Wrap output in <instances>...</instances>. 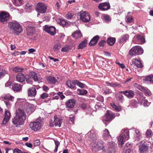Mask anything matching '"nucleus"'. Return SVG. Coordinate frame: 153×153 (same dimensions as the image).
I'll use <instances>...</instances> for the list:
<instances>
[{"label":"nucleus","instance_id":"nucleus-24","mask_svg":"<svg viewBox=\"0 0 153 153\" xmlns=\"http://www.w3.org/2000/svg\"><path fill=\"white\" fill-rule=\"evenodd\" d=\"M27 34L28 35H32L34 32L35 29L33 25H28L26 27Z\"/></svg>","mask_w":153,"mask_h":153},{"label":"nucleus","instance_id":"nucleus-23","mask_svg":"<svg viewBox=\"0 0 153 153\" xmlns=\"http://www.w3.org/2000/svg\"><path fill=\"white\" fill-rule=\"evenodd\" d=\"M28 95L32 97H34L36 94V88L33 87L30 88L28 91Z\"/></svg>","mask_w":153,"mask_h":153},{"label":"nucleus","instance_id":"nucleus-4","mask_svg":"<svg viewBox=\"0 0 153 153\" xmlns=\"http://www.w3.org/2000/svg\"><path fill=\"white\" fill-rule=\"evenodd\" d=\"M143 52L142 48L139 46H136L133 47L129 51V54L131 56L139 55L143 53Z\"/></svg>","mask_w":153,"mask_h":153},{"label":"nucleus","instance_id":"nucleus-63","mask_svg":"<svg viewBox=\"0 0 153 153\" xmlns=\"http://www.w3.org/2000/svg\"><path fill=\"white\" fill-rule=\"evenodd\" d=\"M119 61L118 60H116V63L118 65L122 68H123L125 67V65L123 64H121L118 62Z\"/></svg>","mask_w":153,"mask_h":153},{"label":"nucleus","instance_id":"nucleus-35","mask_svg":"<svg viewBox=\"0 0 153 153\" xmlns=\"http://www.w3.org/2000/svg\"><path fill=\"white\" fill-rule=\"evenodd\" d=\"M110 105L114 109V110L116 111H121L122 109V108L121 106L117 105L114 103H111Z\"/></svg>","mask_w":153,"mask_h":153},{"label":"nucleus","instance_id":"nucleus-11","mask_svg":"<svg viewBox=\"0 0 153 153\" xmlns=\"http://www.w3.org/2000/svg\"><path fill=\"white\" fill-rule=\"evenodd\" d=\"M25 120L23 118L18 117L15 115L14 118L13 119L12 123L16 126L17 127L19 126L23 125Z\"/></svg>","mask_w":153,"mask_h":153},{"label":"nucleus","instance_id":"nucleus-46","mask_svg":"<svg viewBox=\"0 0 153 153\" xmlns=\"http://www.w3.org/2000/svg\"><path fill=\"white\" fill-rule=\"evenodd\" d=\"M7 73V72L4 69H2L1 71H0V79L3 77Z\"/></svg>","mask_w":153,"mask_h":153},{"label":"nucleus","instance_id":"nucleus-33","mask_svg":"<svg viewBox=\"0 0 153 153\" xmlns=\"http://www.w3.org/2000/svg\"><path fill=\"white\" fill-rule=\"evenodd\" d=\"M73 37L76 39L81 38L82 37V35L80 31L77 30L75 31L72 34Z\"/></svg>","mask_w":153,"mask_h":153},{"label":"nucleus","instance_id":"nucleus-47","mask_svg":"<svg viewBox=\"0 0 153 153\" xmlns=\"http://www.w3.org/2000/svg\"><path fill=\"white\" fill-rule=\"evenodd\" d=\"M104 91L103 93L105 95L109 94L112 93L111 90L108 87H106L104 88Z\"/></svg>","mask_w":153,"mask_h":153},{"label":"nucleus","instance_id":"nucleus-51","mask_svg":"<svg viewBox=\"0 0 153 153\" xmlns=\"http://www.w3.org/2000/svg\"><path fill=\"white\" fill-rule=\"evenodd\" d=\"M73 16L74 14L73 13L69 12L66 15V17L67 19H72Z\"/></svg>","mask_w":153,"mask_h":153},{"label":"nucleus","instance_id":"nucleus-54","mask_svg":"<svg viewBox=\"0 0 153 153\" xmlns=\"http://www.w3.org/2000/svg\"><path fill=\"white\" fill-rule=\"evenodd\" d=\"M79 106L83 109H85L87 107V105L85 102H82L79 105Z\"/></svg>","mask_w":153,"mask_h":153},{"label":"nucleus","instance_id":"nucleus-38","mask_svg":"<svg viewBox=\"0 0 153 153\" xmlns=\"http://www.w3.org/2000/svg\"><path fill=\"white\" fill-rule=\"evenodd\" d=\"M129 36L128 34H126L122 36L120 39L119 42L120 43L126 41L129 38Z\"/></svg>","mask_w":153,"mask_h":153},{"label":"nucleus","instance_id":"nucleus-59","mask_svg":"<svg viewBox=\"0 0 153 153\" xmlns=\"http://www.w3.org/2000/svg\"><path fill=\"white\" fill-rule=\"evenodd\" d=\"M97 100L102 102H103L104 100L103 97L102 96L100 95L97 98Z\"/></svg>","mask_w":153,"mask_h":153},{"label":"nucleus","instance_id":"nucleus-37","mask_svg":"<svg viewBox=\"0 0 153 153\" xmlns=\"http://www.w3.org/2000/svg\"><path fill=\"white\" fill-rule=\"evenodd\" d=\"M30 75L31 76L34 81H37L38 78L37 76V74L34 71L30 72Z\"/></svg>","mask_w":153,"mask_h":153},{"label":"nucleus","instance_id":"nucleus-58","mask_svg":"<svg viewBox=\"0 0 153 153\" xmlns=\"http://www.w3.org/2000/svg\"><path fill=\"white\" fill-rule=\"evenodd\" d=\"M106 42V41L104 40H102L99 42V45L100 47H103L104 46V44Z\"/></svg>","mask_w":153,"mask_h":153},{"label":"nucleus","instance_id":"nucleus-57","mask_svg":"<svg viewBox=\"0 0 153 153\" xmlns=\"http://www.w3.org/2000/svg\"><path fill=\"white\" fill-rule=\"evenodd\" d=\"M13 153H23V152L21 150L18 148H16L13 150Z\"/></svg>","mask_w":153,"mask_h":153},{"label":"nucleus","instance_id":"nucleus-20","mask_svg":"<svg viewBox=\"0 0 153 153\" xmlns=\"http://www.w3.org/2000/svg\"><path fill=\"white\" fill-rule=\"evenodd\" d=\"M54 119L53 122L54 123L55 126L60 127L62 123V120L58 117L56 115L54 116Z\"/></svg>","mask_w":153,"mask_h":153},{"label":"nucleus","instance_id":"nucleus-49","mask_svg":"<svg viewBox=\"0 0 153 153\" xmlns=\"http://www.w3.org/2000/svg\"><path fill=\"white\" fill-rule=\"evenodd\" d=\"M106 84L109 85L110 86L112 87H116L119 86V84H117V83H114L113 82L109 83L108 82H106Z\"/></svg>","mask_w":153,"mask_h":153},{"label":"nucleus","instance_id":"nucleus-9","mask_svg":"<svg viewBox=\"0 0 153 153\" xmlns=\"http://www.w3.org/2000/svg\"><path fill=\"white\" fill-rule=\"evenodd\" d=\"M10 15L7 12H1L0 13V22L5 23L10 19Z\"/></svg>","mask_w":153,"mask_h":153},{"label":"nucleus","instance_id":"nucleus-13","mask_svg":"<svg viewBox=\"0 0 153 153\" xmlns=\"http://www.w3.org/2000/svg\"><path fill=\"white\" fill-rule=\"evenodd\" d=\"M134 85L138 89L141 91H144L145 95L146 96H149L150 94V90L147 88L144 87L142 85H140L137 83H134Z\"/></svg>","mask_w":153,"mask_h":153},{"label":"nucleus","instance_id":"nucleus-7","mask_svg":"<svg viewBox=\"0 0 153 153\" xmlns=\"http://www.w3.org/2000/svg\"><path fill=\"white\" fill-rule=\"evenodd\" d=\"M80 19L85 22H88L90 20V15L86 11H81L79 13Z\"/></svg>","mask_w":153,"mask_h":153},{"label":"nucleus","instance_id":"nucleus-15","mask_svg":"<svg viewBox=\"0 0 153 153\" xmlns=\"http://www.w3.org/2000/svg\"><path fill=\"white\" fill-rule=\"evenodd\" d=\"M98 8L102 11H105L109 10L110 8V5L109 3L104 2L99 4Z\"/></svg>","mask_w":153,"mask_h":153},{"label":"nucleus","instance_id":"nucleus-5","mask_svg":"<svg viewBox=\"0 0 153 153\" xmlns=\"http://www.w3.org/2000/svg\"><path fill=\"white\" fill-rule=\"evenodd\" d=\"M42 121L40 119H38L34 122H30L29 126L31 129L34 131H37L41 128Z\"/></svg>","mask_w":153,"mask_h":153},{"label":"nucleus","instance_id":"nucleus-22","mask_svg":"<svg viewBox=\"0 0 153 153\" xmlns=\"http://www.w3.org/2000/svg\"><path fill=\"white\" fill-rule=\"evenodd\" d=\"M4 117L3 120V123L6 124L9 120L11 116V113L9 111H5V112Z\"/></svg>","mask_w":153,"mask_h":153},{"label":"nucleus","instance_id":"nucleus-25","mask_svg":"<svg viewBox=\"0 0 153 153\" xmlns=\"http://www.w3.org/2000/svg\"><path fill=\"white\" fill-rule=\"evenodd\" d=\"M138 44H142L145 42V39L143 35L137 34L136 35Z\"/></svg>","mask_w":153,"mask_h":153},{"label":"nucleus","instance_id":"nucleus-41","mask_svg":"<svg viewBox=\"0 0 153 153\" xmlns=\"http://www.w3.org/2000/svg\"><path fill=\"white\" fill-rule=\"evenodd\" d=\"M153 135V132L150 129H148L146 132L145 135L146 137H152Z\"/></svg>","mask_w":153,"mask_h":153},{"label":"nucleus","instance_id":"nucleus-29","mask_svg":"<svg viewBox=\"0 0 153 153\" xmlns=\"http://www.w3.org/2000/svg\"><path fill=\"white\" fill-rule=\"evenodd\" d=\"M57 22L59 25L62 26L63 27H67L69 25V23L66 21L64 19H60L57 20Z\"/></svg>","mask_w":153,"mask_h":153},{"label":"nucleus","instance_id":"nucleus-62","mask_svg":"<svg viewBox=\"0 0 153 153\" xmlns=\"http://www.w3.org/2000/svg\"><path fill=\"white\" fill-rule=\"evenodd\" d=\"M58 95L60 97V98L62 100L63 99L65 98V96L62 94V92H59L57 93Z\"/></svg>","mask_w":153,"mask_h":153},{"label":"nucleus","instance_id":"nucleus-3","mask_svg":"<svg viewBox=\"0 0 153 153\" xmlns=\"http://www.w3.org/2000/svg\"><path fill=\"white\" fill-rule=\"evenodd\" d=\"M122 133L118 137L119 146L121 147L125 140H128L129 138V131L127 129H124L122 131Z\"/></svg>","mask_w":153,"mask_h":153},{"label":"nucleus","instance_id":"nucleus-48","mask_svg":"<svg viewBox=\"0 0 153 153\" xmlns=\"http://www.w3.org/2000/svg\"><path fill=\"white\" fill-rule=\"evenodd\" d=\"M137 100L138 103L142 104L145 100V97L143 95H140Z\"/></svg>","mask_w":153,"mask_h":153},{"label":"nucleus","instance_id":"nucleus-61","mask_svg":"<svg viewBox=\"0 0 153 153\" xmlns=\"http://www.w3.org/2000/svg\"><path fill=\"white\" fill-rule=\"evenodd\" d=\"M11 85L12 86V82L10 81H8L5 84V86L6 87H9L10 88Z\"/></svg>","mask_w":153,"mask_h":153},{"label":"nucleus","instance_id":"nucleus-36","mask_svg":"<svg viewBox=\"0 0 153 153\" xmlns=\"http://www.w3.org/2000/svg\"><path fill=\"white\" fill-rule=\"evenodd\" d=\"M115 38L113 37H110L107 40V42L108 44L110 46L113 45L115 43Z\"/></svg>","mask_w":153,"mask_h":153},{"label":"nucleus","instance_id":"nucleus-31","mask_svg":"<svg viewBox=\"0 0 153 153\" xmlns=\"http://www.w3.org/2000/svg\"><path fill=\"white\" fill-rule=\"evenodd\" d=\"M119 91L118 93H116L115 94V97L118 98L119 101L121 102H123L124 101V97L123 95L121 94L122 93H120Z\"/></svg>","mask_w":153,"mask_h":153},{"label":"nucleus","instance_id":"nucleus-40","mask_svg":"<svg viewBox=\"0 0 153 153\" xmlns=\"http://www.w3.org/2000/svg\"><path fill=\"white\" fill-rule=\"evenodd\" d=\"M12 1L15 6H19L22 5L23 0H12Z\"/></svg>","mask_w":153,"mask_h":153},{"label":"nucleus","instance_id":"nucleus-2","mask_svg":"<svg viewBox=\"0 0 153 153\" xmlns=\"http://www.w3.org/2000/svg\"><path fill=\"white\" fill-rule=\"evenodd\" d=\"M8 26L10 31L17 35L20 34L23 30L22 25L16 22H9Z\"/></svg>","mask_w":153,"mask_h":153},{"label":"nucleus","instance_id":"nucleus-16","mask_svg":"<svg viewBox=\"0 0 153 153\" xmlns=\"http://www.w3.org/2000/svg\"><path fill=\"white\" fill-rule=\"evenodd\" d=\"M120 93H122L128 99H131L133 98L135 95L134 91L131 90L120 91Z\"/></svg>","mask_w":153,"mask_h":153},{"label":"nucleus","instance_id":"nucleus-52","mask_svg":"<svg viewBox=\"0 0 153 153\" xmlns=\"http://www.w3.org/2000/svg\"><path fill=\"white\" fill-rule=\"evenodd\" d=\"M55 144V149L54 150V152H57L59 146V143L58 140H54Z\"/></svg>","mask_w":153,"mask_h":153},{"label":"nucleus","instance_id":"nucleus-45","mask_svg":"<svg viewBox=\"0 0 153 153\" xmlns=\"http://www.w3.org/2000/svg\"><path fill=\"white\" fill-rule=\"evenodd\" d=\"M62 45L59 43H56L54 45L53 49L55 51L59 50L61 47Z\"/></svg>","mask_w":153,"mask_h":153},{"label":"nucleus","instance_id":"nucleus-30","mask_svg":"<svg viewBox=\"0 0 153 153\" xmlns=\"http://www.w3.org/2000/svg\"><path fill=\"white\" fill-rule=\"evenodd\" d=\"M143 80L148 84H153V75L146 76Z\"/></svg>","mask_w":153,"mask_h":153},{"label":"nucleus","instance_id":"nucleus-32","mask_svg":"<svg viewBox=\"0 0 153 153\" xmlns=\"http://www.w3.org/2000/svg\"><path fill=\"white\" fill-rule=\"evenodd\" d=\"M46 79L50 83L54 84L58 82L57 79L55 77L52 76H47Z\"/></svg>","mask_w":153,"mask_h":153},{"label":"nucleus","instance_id":"nucleus-18","mask_svg":"<svg viewBox=\"0 0 153 153\" xmlns=\"http://www.w3.org/2000/svg\"><path fill=\"white\" fill-rule=\"evenodd\" d=\"M132 62L138 68H141L143 67L142 63L139 59H138L136 58L133 59L132 60Z\"/></svg>","mask_w":153,"mask_h":153},{"label":"nucleus","instance_id":"nucleus-64","mask_svg":"<svg viewBox=\"0 0 153 153\" xmlns=\"http://www.w3.org/2000/svg\"><path fill=\"white\" fill-rule=\"evenodd\" d=\"M34 143L35 146H38L40 144V142L39 140H34Z\"/></svg>","mask_w":153,"mask_h":153},{"label":"nucleus","instance_id":"nucleus-10","mask_svg":"<svg viewBox=\"0 0 153 153\" xmlns=\"http://www.w3.org/2000/svg\"><path fill=\"white\" fill-rule=\"evenodd\" d=\"M47 9V7L44 4L39 2L36 6V10L37 12L41 13H45Z\"/></svg>","mask_w":153,"mask_h":153},{"label":"nucleus","instance_id":"nucleus-39","mask_svg":"<svg viewBox=\"0 0 153 153\" xmlns=\"http://www.w3.org/2000/svg\"><path fill=\"white\" fill-rule=\"evenodd\" d=\"M103 136L105 140L108 138L109 137H111V135L110 134L109 131L107 129H105L104 130Z\"/></svg>","mask_w":153,"mask_h":153},{"label":"nucleus","instance_id":"nucleus-55","mask_svg":"<svg viewBox=\"0 0 153 153\" xmlns=\"http://www.w3.org/2000/svg\"><path fill=\"white\" fill-rule=\"evenodd\" d=\"M48 97V95L47 93H43L40 96V98L42 99H44Z\"/></svg>","mask_w":153,"mask_h":153},{"label":"nucleus","instance_id":"nucleus-1","mask_svg":"<svg viewBox=\"0 0 153 153\" xmlns=\"http://www.w3.org/2000/svg\"><path fill=\"white\" fill-rule=\"evenodd\" d=\"M20 105H21L22 108H19L16 109L15 116L25 120L26 115L23 108L25 109L27 113L30 114L34 111L33 105L25 102H21Z\"/></svg>","mask_w":153,"mask_h":153},{"label":"nucleus","instance_id":"nucleus-26","mask_svg":"<svg viewBox=\"0 0 153 153\" xmlns=\"http://www.w3.org/2000/svg\"><path fill=\"white\" fill-rule=\"evenodd\" d=\"M22 86L18 83H13L12 85V89L15 92H18L21 90Z\"/></svg>","mask_w":153,"mask_h":153},{"label":"nucleus","instance_id":"nucleus-34","mask_svg":"<svg viewBox=\"0 0 153 153\" xmlns=\"http://www.w3.org/2000/svg\"><path fill=\"white\" fill-rule=\"evenodd\" d=\"M87 40H85L82 41L79 45L78 47V49H82L86 46L87 44Z\"/></svg>","mask_w":153,"mask_h":153},{"label":"nucleus","instance_id":"nucleus-50","mask_svg":"<svg viewBox=\"0 0 153 153\" xmlns=\"http://www.w3.org/2000/svg\"><path fill=\"white\" fill-rule=\"evenodd\" d=\"M102 16L105 22H108L110 20L111 18L109 16L104 14Z\"/></svg>","mask_w":153,"mask_h":153},{"label":"nucleus","instance_id":"nucleus-8","mask_svg":"<svg viewBox=\"0 0 153 153\" xmlns=\"http://www.w3.org/2000/svg\"><path fill=\"white\" fill-rule=\"evenodd\" d=\"M115 115L111 111L108 110L106 111L105 115L103 117V121L108 122L114 119L115 117Z\"/></svg>","mask_w":153,"mask_h":153},{"label":"nucleus","instance_id":"nucleus-42","mask_svg":"<svg viewBox=\"0 0 153 153\" xmlns=\"http://www.w3.org/2000/svg\"><path fill=\"white\" fill-rule=\"evenodd\" d=\"M130 105L134 108H137L138 106L137 102L135 100L132 99L130 101Z\"/></svg>","mask_w":153,"mask_h":153},{"label":"nucleus","instance_id":"nucleus-27","mask_svg":"<svg viewBox=\"0 0 153 153\" xmlns=\"http://www.w3.org/2000/svg\"><path fill=\"white\" fill-rule=\"evenodd\" d=\"M99 38L100 37L98 35H96L94 36L89 42V45L90 46H92L96 44L97 43Z\"/></svg>","mask_w":153,"mask_h":153},{"label":"nucleus","instance_id":"nucleus-28","mask_svg":"<svg viewBox=\"0 0 153 153\" xmlns=\"http://www.w3.org/2000/svg\"><path fill=\"white\" fill-rule=\"evenodd\" d=\"M16 79L18 81L20 82H22L25 81V78L23 74L19 73L17 74Z\"/></svg>","mask_w":153,"mask_h":153},{"label":"nucleus","instance_id":"nucleus-60","mask_svg":"<svg viewBox=\"0 0 153 153\" xmlns=\"http://www.w3.org/2000/svg\"><path fill=\"white\" fill-rule=\"evenodd\" d=\"M149 105V102H148L147 100H144L143 102V105L144 106H148Z\"/></svg>","mask_w":153,"mask_h":153},{"label":"nucleus","instance_id":"nucleus-56","mask_svg":"<svg viewBox=\"0 0 153 153\" xmlns=\"http://www.w3.org/2000/svg\"><path fill=\"white\" fill-rule=\"evenodd\" d=\"M76 84L79 86V87L81 88H83L84 87L85 84L84 83H82L81 82H79L77 80V82Z\"/></svg>","mask_w":153,"mask_h":153},{"label":"nucleus","instance_id":"nucleus-12","mask_svg":"<svg viewBox=\"0 0 153 153\" xmlns=\"http://www.w3.org/2000/svg\"><path fill=\"white\" fill-rule=\"evenodd\" d=\"M14 98V97L11 96L10 94H8L5 95L2 99L7 106L9 107L10 105V101H13Z\"/></svg>","mask_w":153,"mask_h":153},{"label":"nucleus","instance_id":"nucleus-17","mask_svg":"<svg viewBox=\"0 0 153 153\" xmlns=\"http://www.w3.org/2000/svg\"><path fill=\"white\" fill-rule=\"evenodd\" d=\"M76 102V101L74 99H69L66 102L65 106L68 108H71L75 106Z\"/></svg>","mask_w":153,"mask_h":153},{"label":"nucleus","instance_id":"nucleus-6","mask_svg":"<svg viewBox=\"0 0 153 153\" xmlns=\"http://www.w3.org/2000/svg\"><path fill=\"white\" fill-rule=\"evenodd\" d=\"M138 152L139 153H147L149 146L144 141H140L138 143Z\"/></svg>","mask_w":153,"mask_h":153},{"label":"nucleus","instance_id":"nucleus-14","mask_svg":"<svg viewBox=\"0 0 153 153\" xmlns=\"http://www.w3.org/2000/svg\"><path fill=\"white\" fill-rule=\"evenodd\" d=\"M44 30L46 32L52 36H53L56 33V28L53 26L49 27L45 25Z\"/></svg>","mask_w":153,"mask_h":153},{"label":"nucleus","instance_id":"nucleus-44","mask_svg":"<svg viewBox=\"0 0 153 153\" xmlns=\"http://www.w3.org/2000/svg\"><path fill=\"white\" fill-rule=\"evenodd\" d=\"M24 70L23 68H22L19 66H16L13 68V70L16 72H21Z\"/></svg>","mask_w":153,"mask_h":153},{"label":"nucleus","instance_id":"nucleus-43","mask_svg":"<svg viewBox=\"0 0 153 153\" xmlns=\"http://www.w3.org/2000/svg\"><path fill=\"white\" fill-rule=\"evenodd\" d=\"M77 91L78 92V94L81 95H85L88 92L86 90L78 89Z\"/></svg>","mask_w":153,"mask_h":153},{"label":"nucleus","instance_id":"nucleus-19","mask_svg":"<svg viewBox=\"0 0 153 153\" xmlns=\"http://www.w3.org/2000/svg\"><path fill=\"white\" fill-rule=\"evenodd\" d=\"M77 82V80H76L74 79L72 81L68 80L66 82V85L69 88L74 89L75 88Z\"/></svg>","mask_w":153,"mask_h":153},{"label":"nucleus","instance_id":"nucleus-53","mask_svg":"<svg viewBox=\"0 0 153 153\" xmlns=\"http://www.w3.org/2000/svg\"><path fill=\"white\" fill-rule=\"evenodd\" d=\"M108 153H115L116 150L114 147H111L108 148Z\"/></svg>","mask_w":153,"mask_h":153},{"label":"nucleus","instance_id":"nucleus-21","mask_svg":"<svg viewBox=\"0 0 153 153\" xmlns=\"http://www.w3.org/2000/svg\"><path fill=\"white\" fill-rule=\"evenodd\" d=\"M106 145L105 143L102 141H99L97 142L96 146L94 147V148L97 149V150H104L105 149Z\"/></svg>","mask_w":153,"mask_h":153}]
</instances>
